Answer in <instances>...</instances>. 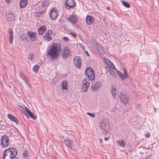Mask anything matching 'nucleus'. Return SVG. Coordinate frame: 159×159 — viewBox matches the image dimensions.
<instances>
[{
  "mask_svg": "<svg viewBox=\"0 0 159 159\" xmlns=\"http://www.w3.org/2000/svg\"><path fill=\"white\" fill-rule=\"evenodd\" d=\"M5 1H6V2L8 3H10V0H5Z\"/></svg>",
  "mask_w": 159,
  "mask_h": 159,
  "instance_id": "nucleus-49",
  "label": "nucleus"
},
{
  "mask_svg": "<svg viewBox=\"0 0 159 159\" xmlns=\"http://www.w3.org/2000/svg\"><path fill=\"white\" fill-rule=\"evenodd\" d=\"M99 127L103 133L108 132L110 128L108 122L106 120H102L101 122Z\"/></svg>",
  "mask_w": 159,
  "mask_h": 159,
  "instance_id": "nucleus-5",
  "label": "nucleus"
},
{
  "mask_svg": "<svg viewBox=\"0 0 159 159\" xmlns=\"http://www.w3.org/2000/svg\"><path fill=\"white\" fill-rule=\"evenodd\" d=\"M99 141L100 142H102V140L101 139H99Z\"/></svg>",
  "mask_w": 159,
  "mask_h": 159,
  "instance_id": "nucleus-52",
  "label": "nucleus"
},
{
  "mask_svg": "<svg viewBox=\"0 0 159 159\" xmlns=\"http://www.w3.org/2000/svg\"><path fill=\"white\" fill-rule=\"evenodd\" d=\"M39 65H36L33 67V70L35 72H37L39 69Z\"/></svg>",
  "mask_w": 159,
  "mask_h": 159,
  "instance_id": "nucleus-27",
  "label": "nucleus"
},
{
  "mask_svg": "<svg viewBox=\"0 0 159 159\" xmlns=\"http://www.w3.org/2000/svg\"><path fill=\"white\" fill-rule=\"evenodd\" d=\"M6 18L7 21L12 22L15 20V16L14 14L9 13L6 15Z\"/></svg>",
  "mask_w": 159,
  "mask_h": 159,
  "instance_id": "nucleus-14",
  "label": "nucleus"
},
{
  "mask_svg": "<svg viewBox=\"0 0 159 159\" xmlns=\"http://www.w3.org/2000/svg\"><path fill=\"white\" fill-rule=\"evenodd\" d=\"M117 75L120 77L122 80L124 79V76L122 73L119 71H117Z\"/></svg>",
  "mask_w": 159,
  "mask_h": 159,
  "instance_id": "nucleus-31",
  "label": "nucleus"
},
{
  "mask_svg": "<svg viewBox=\"0 0 159 159\" xmlns=\"http://www.w3.org/2000/svg\"><path fill=\"white\" fill-rule=\"evenodd\" d=\"M5 153L8 154L13 159L15 158H17L16 156L17 153V151L15 148L10 147L6 149L4 151Z\"/></svg>",
  "mask_w": 159,
  "mask_h": 159,
  "instance_id": "nucleus-2",
  "label": "nucleus"
},
{
  "mask_svg": "<svg viewBox=\"0 0 159 159\" xmlns=\"http://www.w3.org/2000/svg\"><path fill=\"white\" fill-rule=\"evenodd\" d=\"M88 81H89V80L86 79L83 80L82 82V87H87V88H89L90 85V83L88 82Z\"/></svg>",
  "mask_w": 159,
  "mask_h": 159,
  "instance_id": "nucleus-22",
  "label": "nucleus"
},
{
  "mask_svg": "<svg viewBox=\"0 0 159 159\" xmlns=\"http://www.w3.org/2000/svg\"><path fill=\"white\" fill-rule=\"evenodd\" d=\"M38 31H40V27H39V28H38Z\"/></svg>",
  "mask_w": 159,
  "mask_h": 159,
  "instance_id": "nucleus-53",
  "label": "nucleus"
},
{
  "mask_svg": "<svg viewBox=\"0 0 159 159\" xmlns=\"http://www.w3.org/2000/svg\"><path fill=\"white\" fill-rule=\"evenodd\" d=\"M19 75L20 78L23 80H25L26 78L25 76L22 72H20Z\"/></svg>",
  "mask_w": 159,
  "mask_h": 159,
  "instance_id": "nucleus-36",
  "label": "nucleus"
},
{
  "mask_svg": "<svg viewBox=\"0 0 159 159\" xmlns=\"http://www.w3.org/2000/svg\"><path fill=\"white\" fill-rule=\"evenodd\" d=\"M67 20L73 24L77 21V19L75 16L72 15L68 18Z\"/></svg>",
  "mask_w": 159,
  "mask_h": 159,
  "instance_id": "nucleus-18",
  "label": "nucleus"
},
{
  "mask_svg": "<svg viewBox=\"0 0 159 159\" xmlns=\"http://www.w3.org/2000/svg\"><path fill=\"white\" fill-rule=\"evenodd\" d=\"M124 79L127 78L128 77V75L127 74V71L126 70L124 69Z\"/></svg>",
  "mask_w": 159,
  "mask_h": 159,
  "instance_id": "nucleus-33",
  "label": "nucleus"
},
{
  "mask_svg": "<svg viewBox=\"0 0 159 159\" xmlns=\"http://www.w3.org/2000/svg\"><path fill=\"white\" fill-rule=\"evenodd\" d=\"M7 116L8 118L12 121L14 122L18 125L19 124L18 120L17 118L13 116V115L11 114H9L7 115Z\"/></svg>",
  "mask_w": 159,
  "mask_h": 159,
  "instance_id": "nucleus-15",
  "label": "nucleus"
},
{
  "mask_svg": "<svg viewBox=\"0 0 159 159\" xmlns=\"http://www.w3.org/2000/svg\"><path fill=\"white\" fill-rule=\"evenodd\" d=\"M117 143L121 146L122 147H125V144H124V141L123 140H122L121 141L119 140L117 141Z\"/></svg>",
  "mask_w": 159,
  "mask_h": 159,
  "instance_id": "nucleus-29",
  "label": "nucleus"
},
{
  "mask_svg": "<svg viewBox=\"0 0 159 159\" xmlns=\"http://www.w3.org/2000/svg\"><path fill=\"white\" fill-rule=\"evenodd\" d=\"M110 66L112 69L114 70H116V68L113 64L110 65Z\"/></svg>",
  "mask_w": 159,
  "mask_h": 159,
  "instance_id": "nucleus-41",
  "label": "nucleus"
},
{
  "mask_svg": "<svg viewBox=\"0 0 159 159\" xmlns=\"http://www.w3.org/2000/svg\"><path fill=\"white\" fill-rule=\"evenodd\" d=\"M55 9V8H54L53 10H51V11L49 13L50 17L52 20H54L56 19L58 15L57 13L55 10H54Z\"/></svg>",
  "mask_w": 159,
  "mask_h": 159,
  "instance_id": "nucleus-13",
  "label": "nucleus"
},
{
  "mask_svg": "<svg viewBox=\"0 0 159 159\" xmlns=\"http://www.w3.org/2000/svg\"><path fill=\"white\" fill-rule=\"evenodd\" d=\"M27 35L29 38H30L33 41H35L37 39L36 34L35 32L28 31L27 32Z\"/></svg>",
  "mask_w": 159,
  "mask_h": 159,
  "instance_id": "nucleus-16",
  "label": "nucleus"
},
{
  "mask_svg": "<svg viewBox=\"0 0 159 159\" xmlns=\"http://www.w3.org/2000/svg\"><path fill=\"white\" fill-rule=\"evenodd\" d=\"M45 11V10H43V11H40V15L43 14Z\"/></svg>",
  "mask_w": 159,
  "mask_h": 159,
  "instance_id": "nucleus-47",
  "label": "nucleus"
},
{
  "mask_svg": "<svg viewBox=\"0 0 159 159\" xmlns=\"http://www.w3.org/2000/svg\"><path fill=\"white\" fill-rule=\"evenodd\" d=\"M52 30H48L47 31L45 34V39L48 41H50L52 39V38L49 36L52 34Z\"/></svg>",
  "mask_w": 159,
  "mask_h": 159,
  "instance_id": "nucleus-19",
  "label": "nucleus"
},
{
  "mask_svg": "<svg viewBox=\"0 0 159 159\" xmlns=\"http://www.w3.org/2000/svg\"><path fill=\"white\" fill-rule=\"evenodd\" d=\"M25 82V83L26 84H27V83H28V81L26 79V78L25 79V80H23Z\"/></svg>",
  "mask_w": 159,
  "mask_h": 159,
  "instance_id": "nucleus-48",
  "label": "nucleus"
},
{
  "mask_svg": "<svg viewBox=\"0 0 159 159\" xmlns=\"http://www.w3.org/2000/svg\"><path fill=\"white\" fill-rule=\"evenodd\" d=\"M156 109V108L155 109V112H156V110H155Z\"/></svg>",
  "mask_w": 159,
  "mask_h": 159,
  "instance_id": "nucleus-57",
  "label": "nucleus"
},
{
  "mask_svg": "<svg viewBox=\"0 0 159 159\" xmlns=\"http://www.w3.org/2000/svg\"><path fill=\"white\" fill-rule=\"evenodd\" d=\"M75 5V3L74 0H66L65 1L64 6L67 9L74 8Z\"/></svg>",
  "mask_w": 159,
  "mask_h": 159,
  "instance_id": "nucleus-8",
  "label": "nucleus"
},
{
  "mask_svg": "<svg viewBox=\"0 0 159 159\" xmlns=\"http://www.w3.org/2000/svg\"><path fill=\"white\" fill-rule=\"evenodd\" d=\"M63 39L66 42H67L69 40V39L66 37H63Z\"/></svg>",
  "mask_w": 159,
  "mask_h": 159,
  "instance_id": "nucleus-42",
  "label": "nucleus"
},
{
  "mask_svg": "<svg viewBox=\"0 0 159 159\" xmlns=\"http://www.w3.org/2000/svg\"><path fill=\"white\" fill-rule=\"evenodd\" d=\"M72 52L70 48L67 46H65L61 51V55L64 59H66L71 57Z\"/></svg>",
  "mask_w": 159,
  "mask_h": 159,
  "instance_id": "nucleus-3",
  "label": "nucleus"
},
{
  "mask_svg": "<svg viewBox=\"0 0 159 159\" xmlns=\"http://www.w3.org/2000/svg\"><path fill=\"white\" fill-rule=\"evenodd\" d=\"M88 88H87V87H82L81 88V91L82 92H85L88 90Z\"/></svg>",
  "mask_w": 159,
  "mask_h": 159,
  "instance_id": "nucleus-38",
  "label": "nucleus"
},
{
  "mask_svg": "<svg viewBox=\"0 0 159 159\" xmlns=\"http://www.w3.org/2000/svg\"><path fill=\"white\" fill-rule=\"evenodd\" d=\"M107 10H110V7H107Z\"/></svg>",
  "mask_w": 159,
  "mask_h": 159,
  "instance_id": "nucleus-51",
  "label": "nucleus"
},
{
  "mask_svg": "<svg viewBox=\"0 0 159 159\" xmlns=\"http://www.w3.org/2000/svg\"><path fill=\"white\" fill-rule=\"evenodd\" d=\"M84 53L87 56H89V54L88 53V52L87 51H85L84 52Z\"/></svg>",
  "mask_w": 159,
  "mask_h": 159,
  "instance_id": "nucleus-46",
  "label": "nucleus"
},
{
  "mask_svg": "<svg viewBox=\"0 0 159 159\" xmlns=\"http://www.w3.org/2000/svg\"><path fill=\"white\" fill-rule=\"evenodd\" d=\"M14 159H19L18 158H15Z\"/></svg>",
  "mask_w": 159,
  "mask_h": 159,
  "instance_id": "nucleus-56",
  "label": "nucleus"
},
{
  "mask_svg": "<svg viewBox=\"0 0 159 159\" xmlns=\"http://www.w3.org/2000/svg\"><path fill=\"white\" fill-rule=\"evenodd\" d=\"M150 134L149 133H147L146 135V137L149 138L150 136Z\"/></svg>",
  "mask_w": 159,
  "mask_h": 159,
  "instance_id": "nucleus-44",
  "label": "nucleus"
},
{
  "mask_svg": "<svg viewBox=\"0 0 159 159\" xmlns=\"http://www.w3.org/2000/svg\"><path fill=\"white\" fill-rule=\"evenodd\" d=\"M85 74L88 78L91 80H93L95 78V75L93 70L91 68H87L85 71Z\"/></svg>",
  "mask_w": 159,
  "mask_h": 159,
  "instance_id": "nucleus-7",
  "label": "nucleus"
},
{
  "mask_svg": "<svg viewBox=\"0 0 159 159\" xmlns=\"http://www.w3.org/2000/svg\"><path fill=\"white\" fill-rule=\"evenodd\" d=\"M27 0H20V7L21 8H24L27 4Z\"/></svg>",
  "mask_w": 159,
  "mask_h": 159,
  "instance_id": "nucleus-21",
  "label": "nucleus"
},
{
  "mask_svg": "<svg viewBox=\"0 0 159 159\" xmlns=\"http://www.w3.org/2000/svg\"><path fill=\"white\" fill-rule=\"evenodd\" d=\"M20 38L22 40L26 39L27 38L26 35L24 34H20Z\"/></svg>",
  "mask_w": 159,
  "mask_h": 159,
  "instance_id": "nucleus-35",
  "label": "nucleus"
},
{
  "mask_svg": "<svg viewBox=\"0 0 159 159\" xmlns=\"http://www.w3.org/2000/svg\"><path fill=\"white\" fill-rule=\"evenodd\" d=\"M111 93L112 96L113 98H115L116 96V89L113 86L111 87Z\"/></svg>",
  "mask_w": 159,
  "mask_h": 159,
  "instance_id": "nucleus-24",
  "label": "nucleus"
},
{
  "mask_svg": "<svg viewBox=\"0 0 159 159\" xmlns=\"http://www.w3.org/2000/svg\"><path fill=\"white\" fill-rule=\"evenodd\" d=\"M9 42L10 43H12L13 40V32L12 30L9 29Z\"/></svg>",
  "mask_w": 159,
  "mask_h": 159,
  "instance_id": "nucleus-20",
  "label": "nucleus"
},
{
  "mask_svg": "<svg viewBox=\"0 0 159 159\" xmlns=\"http://www.w3.org/2000/svg\"><path fill=\"white\" fill-rule=\"evenodd\" d=\"M86 21L88 25H90L94 22V18L92 16L88 15L86 16Z\"/></svg>",
  "mask_w": 159,
  "mask_h": 159,
  "instance_id": "nucleus-17",
  "label": "nucleus"
},
{
  "mask_svg": "<svg viewBox=\"0 0 159 159\" xmlns=\"http://www.w3.org/2000/svg\"><path fill=\"white\" fill-rule=\"evenodd\" d=\"M87 114H88V115L91 116L92 117H94L95 116L94 114H93L92 113H91L87 112Z\"/></svg>",
  "mask_w": 159,
  "mask_h": 159,
  "instance_id": "nucleus-40",
  "label": "nucleus"
},
{
  "mask_svg": "<svg viewBox=\"0 0 159 159\" xmlns=\"http://www.w3.org/2000/svg\"><path fill=\"white\" fill-rule=\"evenodd\" d=\"M29 116H30L34 120L36 118V117L34 116V114L31 111L28 114V117Z\"/></svg>",
  "mask_w": 159,
  "mask_h": 159,
  "instance_id": "nucleus-37",
  "label": "nucleus"
},
{
  "mask_svg": "<svg viewBox=\"0 0 159 159\" xmlns=\"http://www.w3.org/2000/svg\"><path fill=\"white\" fill-rule=\"evenodd\" d=\"M34 57V55L33 53H31L28 56L27 58L28 59H30V61H32L33 60Z\"/></svg>",
  "mask_w": 159,
  "mask_h": 159,
  "instance_id": "nucleus-30",
  "label": "nucleus"
},
{
  "mask_svg": "<svg viewBox=\"0 0 159 159\" xmlns=\"http://www.w3.org/2000/svg\"><path fill=\"white\" fill-rule=\"evenodd\" d=\"M18 108L27 116L28 117V114L31 112V111L27 107H23L21 106L18 105Z\"/></svg>",
  "mask_w": 159,
  "mask_h": 159,
  "instance_id": "nucleus-12",
  "label": "nucleus"
},
{
  "mask_svg": "<svg viewBox=\"0 0 159 159\" xmlns=\"http://www.w3.org/2000/svg\"><path fill=\"white\" fill-rule=\"evenodd\" d=\"M34 16L37 19H38L40 17V12H36L34 14Z\"/></svg>",
  "mask_w": 159,
  "mask_h": 159,
  "instance_id": "nucleus-39",
  "label": "nucleus"
},
{
  "mask_svg": "<svg viewBox=\"0 0 159 159\" xmlns=\"http://www.w3.org/2000/svg\"><path fill=\"white\" fill-rule=\"evenodd\" d=\"M38 34H40V31H38Z\"/></svg>",
  "mask_w": 159,
  "mask_h": 159,
  "instance_id": "nucleus-55",
  "label": "nucleus"
},
{
  "mask_svg": "<svg viewBox=\"0 0 159 159\" xmlns=\"http://www.w3.org/2000/svg\"><path fill=\"white\" fill-rule=\"evenodd\" d=\"M62 140V142L66 146L71 149L74 150V144L73 141L68 138H65L64 137L60 138Z\"/></svg>",
  "mask_w": 159,
  "mask_h": 159,
  "instance_id": "nucleus-4",
  "label": "nucleus"
},
{
  "mask_svg": "<svg viewBox=\"0 0 159 159\" xmlns=\"http://www.w3.org/2000/svg\"><path fill=\"white\" fill-rule=\"evenodd\" d=\"M122 3L123 5L126 7L129 8L130 7V5L128 3L125 1H123L122 2Z\"/></svg>",
  "mask_w": 159,
  "mask_h": 159,
  "instance_id": "nucleus-32",
  "label": "nucleus"
},
{
  "mask_svg": "<svg viewBox=\"0 0 159 159\" xmlns=\"http://www.w3.org/2000/svg\"><path fill=\"white\" fill-rule=\"evenodd\" d=\"M22 156L25 158L28 157V152L27 150H25L22 153Z\"/></svg>",
  "mask_w": 159,
  "mask_h": 159,
  "instance_id": "nucleus-28",
  "label": "nucleus"
},
{
  "mask_svg": "<svg viewBox=\"0 0 159 159\" xmlns=\"http://www.w3.org/2000/svg\"><path fill=\"white\" fill-rule=\"evenodd\" d=\"M108 64L109 65H111L113 63H112V62H111V61L108 60Z\"/></svg>",
  "mask_w": 159,
  "mask_h": 159,
  "instance_id": "nucleus-45",
  "label": "nucleus"
},
{
  "mask_svg": "<svg viewBox=\"0 0 159 159\" xmlns=\"http://www.w3.org/2000/svg\"><path fill=\"white\" fill-rule=\"evenodd\" d=\"M83 49H85V47L84 46H83L82 47Z\"/></svg>",
  "mask_w": 159,
  "mask_h": 159,
  "instance_id": "nucleus-54",
  "label": "nucleus"
},
{
  "mask_svg": "<svg viewBox=\"0 0 159 159\" xmlns=\"http://www.w3.org/2000/svg\"><path fill=\"white\" fill-rule=\"evenodd\" d=\"M46 26L45 25L40 27V34H44L46 30Z\"/></svg>",
  "mask_w": 159,
  "mask_h": 159,
  "instance_id": "nucleus-26",
  "label": "nucleus"
},
{
  "mask_svg": "<svg viewBox=\"0 0 159 159\" xmlns=\"http://www.w3.org/2000/svg\"><path fill=\"white\" fill-rule=\"evenodd\" d=\"M104 139H105V141H106L108 140V138L106 137V138H104Z\"/></svg>",
  "mask_w": 159,
  "mask_h": 159,
  "instance_id": "nucleus-50",
  "label": "nucleus"
},
{
  "mask_svg": "<svg viewBox=\"0 0 159 159\" xmlns=\"http://www.w3.org/2000/svg\"><path fill=\"white\" fill-rule=\"evenodd\" d=\"M119 98L121 101L125 105H126L129 101L128 96L124 93H120L119 95Z\"/></svg>",
  "mask_w": 159,
  "mask_h": 159,
  "instance_id": "nucleus-10",
  "label": "nucleus"
},
{
  "mask_svg": "<svg viewBox=\"0 0 159 159\" xmlns=\"http://www.w3.org/2000/svg\"><path fill=\"white\" fill-rule=\"evenodd\" d=\"M109 72L110 75H111L113 77L116 78V74L115 73L111 70H109Z\"/></svg>",
  "mask_w": 159,
  "mask_h": 159,
  "instance_id": "nucleus-34",
  "label": "nucleus"
},
{
  "mask_svg": "<svg viewBox=\"0 0 159 159\" xmlns=\"http://www.w3.org/2000/svg\"><path fill=\"white\" fill-rule=\"evenodd\" d=\"M49 3V1L48 0H44L43 1L42 3V6L43 7H47Z\"/></svg>",
  "mask_w": 159,
  "mask_h": 159,
  "instance_id": "nucleus-25",
  "label": "nucleus"
},
{
  "mask_svg": "<svg viewBox=\"0 0 159 159\" xmlns=\"http://www.w3.org/2000/svg\"><path fill=\"white\" fill-rule=\"evenodd\" d=\"M74 64L76 67L80 68H81V60L79 56H76L74 57L73 59Z\"/></svg>",
  "mask_w": 159,
  "mask_h": 159,
  "instance_id": "nucleus-9",
  "label": "nucleus"
},
{
  "mask_svg": "<svg viewBox=\"0 0 159 159\" xmlns=\"http://www.w3.org/2000/svg\"><path fill=\"white\" fill-rule=\"evenodd\" d=\"M61 51V45L59 43H54L50 46L47 54L51 60H55L59 57Z\"/></svg>",
  "mask_w": 159,
  "mask_h": 159,
  "instance_id": "nucleus-1",
  "label": "nucleus"
},
{
  "mask_svg": "<svg viewBox=\"0 0 159 159\" xmlns=\"http://www.w3.org/2000/svg\"><path fill=\"white\" fill-rule=\"evenodd\" d=\"M70 34L73 37L75 38L76 37V35L75 34L73 33H70Z\"/></svg>",
  "mask_w": 159,
  "mask_h": 159,
  "instance_id": "nucleus-43",
  "label": "nucleus"
},
{
  "mask_svg": "<svg viewBox=\"0 0 159 159\" xmlns=\"http://www.w3.org/2000/svg\"><path fill=\"white\" fill-rule=\"evenodd\" d=\"M101 84L100 82L97 81L96 83L92 84L91 87V90L94 92H97L99 89Z\"/></svg>",
  "mask_w": 159,
  "mask_h": 159,
  "instance_id": "nucleus-11",
  "label": "nucleus"
},
{
  "mask_svg": "<svg viewBox=\"0 0 159 159\" xmlns=\"http://www.w3.org/2000/svg\"><path fill=\"white\" fill-rule=\"evenodd\" d=\"M0 144L2 148L7 147L9 144V139L7 135L2 136L1 138Z\"/></svg>",
  "mask_w": 159,
  "mask_h": 159,
  "instance_id": "nucleus-6",
  "label": "nucleus"
},
{
  "mask_svg": "<svg viewBox=\"0 0 159 159\" xmlns=\"http://www.w3.org/2000/svg\"><path fill=\"white\" fill-rule=\"evenodd\" d=\"M67 82L66 80H64L61 83V86L62 89L67 90Z\"/></svg>",
  "mask_w": 159,
  "mask_h": 159,
  "instance_id": "nucleus-23",
  "label": "nucleus"
}]
</instances>
